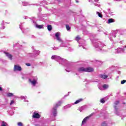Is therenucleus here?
<instances>
[{
	"instance_id": "f257e3e1",
	"label": "nucleus",
	"mask_w": 126,
	"mask_h": 126,
	"mask_svg": "<svg viewBox=\"0 0 126 126\" xmlns=\"http://www.w3.org/2000/svg\"><path fill=\"white\" fill-rule=\"evenodd\" d=\"M124 33H125V30H117L109 34V40L113 42L114 41L113 38H116L117 34L119 36L120 35H124Z\"/></svg>"
},
{
	"instance_id": "f03ea898",
	"label": "nucleus",
	"mask_w": 126,
	"mask_h": 126,
	"mask_svg": "<svg viewBox=\"0 0 126 126\" xmlns=\"http://www.w3.org/2000/svg\"><path fill=\"white\" fill-rule=\"evenodd\" d=\"M59 63V64H61V65L66 66L67 68H65V70H66L67 72H70V71H71L70 65L67 63V61H66V60L61 58V60H60Z\"/></svg>"
},
{
	"instance_id": "7ed1b4c3",
	"label": "nucleus",
	"mask_w": 126,
	"mask_h": 126,
	"mask_svg": "<svg viewBox=\"0 0 126 126\" xmlns=\"http://www.w3.org/2000/svg\"><path fill=\"white\" fill-rule=\"evenodd\" d=\"M93 43L94 44V47H95L97 51H101V50H102V48L105 46L104 44L100 41H98L97 40H93Z\"/></svg>"
},
{
	"instance_id": "20e7f679",
	"label": "nucleus",
	"mask_w": 126,
	"mask_h": 126,
	"mask_svg": "<svg viewBox=\"0 0 126 126\" xmlns=\"http://www.w3.org/2000/svg\"><path fill=\"white\" fill-rule=\"evenodd\" d=\"M77 71L78 72H92L94 71V69L90 67L87 68L81 67L77 69Z\"/></svg>"
},
{
	"instance_id": "39448f33",
	"label": "nucleus",
	"mask_w": 126,
	"mask_h": 126,
	"mask_svg": "<svg viewBox=\"0 0 126 126\" xmlns=\"http://www.w3.org/2000/svg\"><path fill=\"white\" fill-rule=\"evenodd\" d=\"M60 36L61 33H60V32H58L56 33H55V37L56 38V40L58 41V42H59L60 43H61V44H60V47H66L65 44L63 43V39L61 38Z\"/></svg>"
},
{
	"instance_id": "423d86ee",
	"label": "nucleus",
	"mask_w": 126,
	"mask_h": 126,
	"mask_svg": "<svg viewBox=\"0 0 126 126\" xmlns=\"http://www.w3.org/2000/svg\"><path fill=\"white\" fill-rule=\"evenodd\" d=\"M29 81L32 86L35 87L38 84V77L37 76L32 77V78L29 79Z\"/></svg>"
},
{
	"instance_id": "0eeeda50",
	"label": "nucleus",
	"mask_w": 126,
	"mask_h": 126,
	"mask_svg": "<svg viewBox=\"0 0 126 126\" xmlns=\"http://www.w3.org/2000/svg\"><path fill=\"white\" fill-rule=\"evenodd\" d=\"M120 102L119 101H116L114 102V113L117 116L120 115V112L119 111V104Z\"/></svg>"
},
{
	"instance_id": "6e6552de",
	"label": "nucleus",
	"mask_w": 126,
	"mask_h": 126,
	"mask_svg": "<svg viewBox=\"0 0 126 126\" xmlns=\"http://www.w3.org/2000/svg\"><path fill=\"white\" fill-rule=\"evenodd\" d=\"M52 60H54V61H56V62H58L59 63L60 61H62V58L60 56H58L57 55H53L51 57Z\"/></svg>"
},
{
	"instance_id": "1a4fd4ad",
	"label": "nucleus",
	"mask_w": 126,
	"mask_h": 126,
	"mask_svg": "<svg viewBox=\"0 0 126 126\" xmlns=\"http://www.w3.org/2000/svg\"><path fill=\"white\" fill-rule=\"evenodd\" d=\"M125 49L124 48H118L115 49L116 54H121V53H125Z\"/></svg>"
},
{
	"instance_id": "9d476101",
	"label": "nucleus",
	"mask_w": 126,
	"mask_h": 126,
	"mask_svg": "<svg viewBox=\"0 0 126 126\" xmlns=\"http://www.w3.org/2000/svg\"><path fill=\"white\" fill-rule=\"evenodd\" d=\"M94 115V113H93L91 114H90L89 116L85 118L82 122V125H84V124H85V123H86V121H87V120H89V119H90L91 117H92V116H93Z\"/></svg>"
},
{
	"instance_id": "9b49d317",
	"label": "nucleus",
	"mask_w": 126,
	"mask_h": 126,
	"mask_svg": "<svg viewBox=\"0 0 126 126\" xmlns=\"http://www.w3.org/2000/svg\"><path fill=\"white\" fill-rule=\"evenodd\" d=\"M32 117L33 119H40L41 118V115L37 112L35 111L33 112Z\"/></svg>"
},
{
	"instance_id": "f8f14e48",
	"label": "nucleus",
	"mask_w": 126,
	"mask_h": 126,
	"mask_svg": "<svg viewBox=\"0 0 126 126\" xmlns=\"http://www.w3.org/2000/svg\"><path fill=\"white\" fill-rule=\"evenodd\" d=\"M22 68H21V66L18 65H15L14 66V71H21L22 70Z\"/></svg>"
},
{
	"instance_id": "ddd939ff",
	"label": "nucleus",
	"mask_w": 126,
	"mask_h": 126,
	"mask_svg": "<svg viewBox=\"0 0 126 126\" xmlns=\"http://www.w3.org/2000/svg\"><path fill=\"white\" fill-rule=\"evenodd\" d=\"M32 52H33L34 54V57H37V56H39L41 52L39 50H35L34 49V47H32Z\"/></svg>"
},
{
	"instance_id": "4468645a",
	"label": "nucleus",
	"mask_w": 126,
	"mask_h": 126,
	"mask_svg": "<svg viewBox=\"0 0 126 126\" xmlns=\"http://www.w3.org/2000/svg\"><path fill=\"white\" fill-rule=\"evenodd\" d=\"M51 113L54 118H56V116H57V115H58V111H57V108L53 107L52 110H51Z\"/></svg>"
},
{
	"instance_id": "2eb2a0df",
	"label": "nucleus",
	"mask_w": 126,
	"mask_h": 126,
	"mask_svg": "<svg viewBox=\"0 0 126 126\" xmlns=\"http://www.w3.org/2000/svg\"><path fill=\"white\" fill-rule=\"evenodd\" d=\"M3 53L5 54L6 57H7L8 59H9L11 61L12 60V55H11V54L5 51H4Z\"/></svg>"
},
{
	"instance_id": "dca6fc26",
	"label": "nucleus",
	"mask_w": 126,
	"mask_h": 126,
	"mask_svg": "<svg viewBox=\"0 0 126 126\" xmlns=\"http://www.w3.org/2000/svg\"><path fill=\"white\" fill-rule=\"evenodd\" d=\"M62 104H63V101H59L57 103H56L55 105L54 106V108H55L56 109H58V107H60V106H61Z\"/></svg>"
},
{
	"instance_id": "f3484780",
	"label": "nucleus",
	"mask_w": 126,
	"mask_h": 126,
	"mask_svg": "<svg viewBox=\"0 0 126 126\" xmlns=\"http://www.w3.org/2000/svg\"><path fill=\"white\" fill-rule=\"evenodd\" d=\"M99 76L100 77V78H102L103 79H106L108 78V75H105V74H99Z\"/></svg>"
},
{
	"instance_id": "a211bd4d",
	"label": "nucleus",
	"mask_w": 126,
	"mask_h": 126,
	"mask_svg": "<svg viewBox=\"0 0 126 126\" xmlns=\"http://www.w3.org/2000/svg\"><path fill=\"white\" fill-rule=\"evenodd\" d=\"M82 101H83V99L80 98L77 100L74 103H72V105H75L76 104H78L79 103H80V102H82Z\"/></svg>"
},
{
	"instance_id": "6ab92c4d",
	"label": "nucleus",
	"mask_w": 126,
	"mask_h": 126,
	"mask_svg": "<svg viewBox=\"0 0 126 126\" xmlns=\"http://www.w3.org/2000/svg\"><path fill=\"white\" fill-rule=\"evenodd\" d=\"M83 42H84L83 43H79V47H81L83 49H85L86 44H85V41H83Z\"/></svg>"
},
{
	"instance_id": "aec40b11",
	"label": "nucleus",
	"mask_w": 126,
	"mask_h": 126,
	"mask_svg": "<svg viewBox=\"0 0 126 126\" xmlns=\"http://www.w3.org/2000/svg\"><path fill=\"white\" fill-rule=\"evenodd\" d=\"M85 109H86V107L85 106H83L79 108V111L80 112H83Z\"/></svg>"
},
{
	"instance_id": "412c9836",
	"label": "nucleus",
	"mask_w": 126,
	"mask_h": 126,
	"mask_svg": "<svg viewBox=\"0 0 126 126\" xmlns=\"http://www.w3.org/2000/svg\"><path fill=\"white\" fill-rule=\"evenodd\" d=\"M113 22H115V20L114 19H108V23L110 24V23H113Z\"/></svg>"
},
{
	"instance_id": "4be33fe9",
	"label": "nucleus",
	"mask_w": 126,
	"mask_h": 126,
	"mask_svg": "<svg viewBox=\"0 0 126 126\" xmlns=\"http://www.w3.org/2000/svg\"><path fill=\"white\" fill-rule=\"evenodd\" d=\"M22 5L24 6H27L28 5H29V3L26 1H23L22 2Z\"/></svg>"
},
{
	"instance_id": "5701e85b",
	"label": "nucleus",
	"mask_w": 126,
	"mask_h": 126,
	"mask_svg": "<svg viewBox=\"0 0 126 126\" xmlns=\"http://www.w3.org/2000/svg\"><path fill=\"white\" fill-rule=\"evenodd\" d=\"M103 89L106 90L109 88V85L107 84H104L102 86Z\"/></svg>"
},
{
	"instance_id": "b1692460",
	"label": "nucleus",
	"mask_w": 126,
	"mask_h": 126,
	"mask_svg": "<svg viewBox=\"0 0 126 126\" xmlns=\"http://www.w3.org/2000/svg\"><path fill=\"white\" fill-rule=\"evenodd\" d=\"M84 82H87L86 83V84H89V83H90V82H92V80L86 79Z\"/></svg>"
},
{
	"instance_id": "393cba45",
	"label": "nucleus",
	"mask_w": 126,
	"mask_h": 126,
	"mask_svg": "<svg viewBox=\"0 0 126 126\" xmlns=\"http://www.w3.org/2000/svg\"><path fill=\"white\" fill-rule=\"evenodd\" d=\"M43 25H36V27L37 28H38L39 29H42V28H43Z\"/></svg>"
},
{
	"instance_id": "a878e982",
	"label": "nucleus",
	"mask_w": 126,
	"mask_h": 126,
	"mask_svg": "<svg viewBox=\"0 0 126 126\" xmlns=\"http://www.w3.org/2000/svg\"><path fill=\"white\" fill-rule=\"evenodd\" d=\"M47 29L48 30V31H52V26L51 25H49L47 26Z\"/></svg>"
},
{
	"instance_id": "bb28decb",
	"label": "nucleus",
	"mask_w": 126,
	"mask_h": 126,
	"mask_svg": "<svg viewBox=\"0 0 126 126\" xmlns=\"http://www.w3.org/2000/svg\"><path fill=\"white\" fill-rule=\"evenodd\" d=\"M101 126H108V123L107 122L104 121L101 124Z\"/></svg>"
},
{
	"instance_id": "cd10ccee",
	"label": "nucleus",
	"mask_w": 126,
	"mask_h": 126,
	"mask_svg": "<svg viewBox=\"0 0 126 126\" xmlns=\"http://www.w3.org/2000/svg\"><path fill=\"white\" fill-rule=\"evenodd\" d=\"M96 13L98 15V16L100 17V18H102V17H103V15H102V14H101L100 12L97 11Z\"/></svg>"
},
{
	"instance_id": "c85d7f7f",
	"label": "nucleus",
	"mask_w": 126,
	"mask_h": 126,
	"mask_svg": "<svg viewBox=\"0 0 126 126\" xmlns=\"http://www.w3.org/2000/svg\"><path fill=\"white\" fill-rule=\"evenodd\" d=\"M19 28L22 30L23 33H24V32H23V25H22V23L19 25Z\"/></svg>"
},
{
	"instance_id": "c756f323",
	"label": "nucleus",
	"mask_w": 126,
	"mask_h": 126,
	"mask_svg": "<svg viewBox=\"0 0 126 126\" xmlns=\"http://www.w3.org/2000/svg\"><path fill=\"white\" fill-rule=\"evenodd\" d=\"M71 107V104H68L63 107L64 109H67L68 108H70Z\"/></svg>"
},
{
	"instance_id": "7c9ffc66",
	"label": "nucleus",
	"mask_w": 126,
	"mask_h": 126,
	"mask_svg": "<svg viewBox=\"0 0 126 126\" xmlns=\"http://www.w3.org/2000/svg\"><path fill=\"white\" fill-rule=\"evenodd\" d=\"M80 40V37H79V35H77L75 37V40L77 41V42H78V41H79Z\"/></svg>"
},
{
	"instance_id": "2f4dec72",
	"label": "nucleus",
	"mask_w": 126,
	"mask_h": 126,
	"mask_svg": "<svg viewBox=\"0 0 126 126\" xmlns=\"http://www.w3.org/2000/svg\"><path fill=\"white\" fill-rule=\"evenodd\" d=\"M20 99H22V100H23V99H27V96L22 95L20 97Z\"/></svg>"
},
{
	"instance_id": "473e14b6",
	"label": "nucleus",
	"mask_w": 126,
	"mask_h": 126,
	"mask_svg": "<svg viewBox=\"0 0 126 126\" xmlns=\"http://www.w3.org/2000/svg\"><path fill=\"white\" fill-rule=\"evenodd\" d=\"M1 126H7V124H6V123L3 122L2 123V125H1Z\"/></svg>"
},
{
	"instance_id": "72a5a7b5",
	"label": "nucleus",
	"mask_w": 126,
	"mask_h": 126,
	"mask_svg": "<svg viewBox=\"0 0 126 126\" xmlns=\"http://www.w3.org/2000/svg\"><path fill=\"white\" fill-rule=\"evenodd\" d=\"M8 97H11V96H13V94L10 93L7 94Z\"/></svg>"
},
{
	"instance_id": "f704fd0d",
	"label": "nucleus",
	"mask_w": 126,
	"mask_h": 126,
	"mask_svg": "<svg viewBox=\"0 0 126 126\" xmlns=\"http://www.w3.org/2000/svg\"><path fill=\"white\" fill-rule=\"evenodd\" d=\"M108 10H109V12L110 15H114V12L110 11V9H108Z\"/></svg>"
},
{
	"instance_id": "c9c22d12",
	"label": "nucleus",
	"mask_w": 126,
	"mask_h": 126,
	"mask_svg": "<svg viewBox=\"0 0 126 126\" xmlns=\"http://www.w3.org/2000/svg\"><path fill=\"white\" fill-rule=\"evenodd\" d=\"M66 28L67 30V31H69L70 30V27H69V26L66 25Z\"/></svg>"
},
{
	"instance_id": "e433bc0d",
	"label": "nucleus",
	"mask_w": 126,
	"mask_h": 126,
	"mask_svg": "<svg viewBox=\"0 0 126 126\" xmlns=\"http://www.w3.org/2000/svg\"><path fill=\"white\" fill-rule=\"evenodd\" d=\"M100 103L104 104L105 103V99H104V98L100 99Z\"/></svg>"
},
{
	"instance_id": "4c0bfd02",
	"label": "nucleus",
	"mask_w": 126,
	"mask_h": 126,
	"mask_svg": "<svg viewBox=\"0 0 126 126\" xmlns=\"http://www.w3.org/2000/svg\"><path fill=\"white\" fill-rule=\"evenodd\" d=\"M18 126H23V124L21 122L18 123Z\"/></svg>"
},
{
	"instance_id": "58836bf2",
	"label": "nucleus",
	"mask_w": 126,
	"mask_h": 126,
	"mask_svg": "<svg viewBox=\"0 0 126 126\" xmlns=\"http://www.w3.org/2000/svg\"><path fill=\"white\" fill-rule=\"evenodd\" d=\"M60 49V47H54L53 48V50H59Z\"/></svg>"
},
{
	"instance_id": "ea45409f",
	"label": "nucleus",
	"mask_w": 126,
	"mask_h": 126,
	"mask_svg": "<svg viewBox=\"0 0 126 126\" xmlns=\"http://www.w3.org/2000/svg\"><path fill=\"white\" fill-rule=\"evenodd\" d=\"M126 80H124L123 81H121V84H125V83H126Z\"/></svg>"
},
{
	"instance_id": "a19ab883",
	"label": "nucleus",
	"mask_w": 126,
	"mask_h": 126,
	"mask_svg": "<svg viewBox=\"0 0 126 126\" xmlns=\"http://www.w3.org/2000/svg\"><path fill=\"white\" fill-rule=\"evenodd\" d=\"M70 93V92H68L67 94L64 95L63 98H65V97H67V96H68V95H69V93Z\"/></svg>"
},
{
	"instance_id": "79ce46f5",
	"label": "nucleus",
	"mask_w": 126,
	"mask_h": 126,
	"mask_svg": "<svg viewBox=\"0 0 126 126\" xmlns=\"http://www.w3.org/2000/svg\"><path fill=\"white\" fill-rule=\"evenodd\" d=\"M98 88H99V89H100V90H104V88H103V86L99 87Z\"/></svg>"
},
{
	"instance_id": "37998d69",
	"label": "nucleus",
	"mask_w": 126,
	"mask_h": 126,
	"mask_svg": "<svg viewBox=\"0 0 126 126\" xmlns=\"http://www.w3.org/2000/svg\"><path fill=\"white\" fill-rule=\"evenodd\" d=\"M26 64L28 66H31V64H30V63H26Z\"/></svg>"
},
{
	"instance_id": "c03bdc74",
	"label": "nucleus",
	"mask_w": 126,
	"mask_h": 126,
	"mask_svg": "<svg viewBox=\"0 0 126 126\" xmlns=\"http://www.w3.org/2000/svg\"><path fill=\"white\" fill-rule=\"evenodd\" d=\"M94 5H95V6H98V7H100V4H98L97 3H95Z\"/></svg>"
},
{
	"instance_id": "a18cd8bd",
	"label": "nucleus",
	"mask_w": 126,
	"mask_h": 126,
	"mask_svg": "<svg viewBox=\"0 0 126 126\" xmlns=\"http://www.w3.org/2000/svg\"><path fill=\"white\" fill-rule=\"evenodd\" d=\"M13 103H14V101L13 100H11L10 105H11L12 104H13Z\"/></svg>"
},
{
	"instance_id": "49530a36",
	"label": "nucleus",
	"mask_w": 126,
	"mask_h": 126,
	"mask_svg": "<svg viewBox=\"0 0 126 126\" xmlns=\"http://www.w3.org/2000/svg\"><path fill=\"white\" fill-rule=\"evenodd\" d=\"M1 25L2 26H3V25H4V22H3V21H2V23H1Z\"/></svg>"
},
{
	"instance_id": "de8ad7c7",
	"label": "nucleus",
	"mask_w": 126,
	"mask_h": 126,
	"mask_svg": "<svg viewBox=\"0 0 126 126\" xmlns=\"http://www.w3.org/2000/svg\"><path fill=\"white\" fill-rule=\"evenodd\" d=\"M30 57H33V54H29Z\"/></svg>"
},
{
	"instance_id": "09e8293b",
	"label": "nucleus",
	"mask_w": 126,
	"mask_h": 126,
	"mask_svg": "<svg viewBox=\"0 0 126 126\" xmlns=\"http://www.w3.org/2000/svg\"><path fill=\"white\" fill-rule=\"evenodd\" d=\"M24 102H29L28 100L26 99H24Z\"/></svg>"
},
{
	"instance_id": "8fccbe9b",
	"label": "nucleus",
	"mask_w": 126,
	"mask_h": 126,
	"mask_svg": "<svg viewBox=\"0 0 126 126\" xmlns=\"http://www.w3.org/2000/svg\"><path fill=\"white\" fill-rule=\"evenodd\" d=\"M0 91H2V88L0 87Z\"/></svg>"
},
{
	"instance_id": "3c124183",
	"label": "nucleus",
	"mask_w": 126,
	"mask_h": 126,
	"mask_svg": "<svg viewBox=\"0 0 126 126\" xmlns=\"http://www.w3.org/2000/svg\"><path fill=\"white\" fill-rule=\"evenodd\" d=\"M28 18V17H27V16L24 17V19H27Z\"/></svg>"
},
{
	"instance_id": "603ef678",
	"label": "nucleus",
	"mask_w": 126,
	"mask_h": 126,
	"mask_svg": "<svg viewBox=\"0 0 126 126\" xmlns=\"http://www.w3.org/2000/svg\"><path fill=\"white\" fill-rule=\"evenodd\" d=\"M89 2H93V1H92V0H89Z\"/></svg>"
},
{
	"instance_id": "864d4df0",
	"label": "nucleus",
	"mask_w": 126,
	"mask_h": 126,
	"mask_svg": "<svg viewBox=\"0 0 126 126\" xmlns=\"http://www.w3.org/2000/svg\"><path fill=\"white\" fill-rule=\"evenodd\" d=\"M94 1H95V2H97L99 1V0H94Z\"/></svg>"
},
{
	"instance_id": "5fc2aeb1",
	"label": "nucleus",
	"mask_w": 126,
	"mask_h": 126,
	"mask_svg": "<svg viewBox=\"0 0 126 126\" xmlns=\"http://www.w3.org/2000/svg\"><path fill=\"white\" fill-rule=\"evenodd\" d=\"M76 2L77 3H78L79 2V1L76 0Z\"/></svg>"
},
{
	"instance_id": "6e6d98bb",
	"label": "nucleus",
	"mask_w": 126,
	"mask_h": 126,
	"mask_svg": "<svg viewBox=\"0 0 126 126\" xmlns=\"http://www.w3.org/2000/svg\"><path fill=\"white\" fill-rule=\"evenodd\" d=\"M43 2L44 3H46V4H47V2H46L45 1H43Z\"/></svg>"
},
{
	"instance_id": "4d7b16f0",
	"label": "nucleus",
	"mask_w": 126,
	"mask_h": 126,
	"mask_svg": "<svg viewBox=\"0 0 126 126\" xmlns=\"http://www.w3.org/2000/svg\"><path fill=\"white\" fill-rule=\"evenodd\" d=\"M116 0V1H120L121 0Z\"/></svg>"
},
{
	"instance_id": "13d9d810",
	"label": "nucleus",
	"mask_w": 126,
	"mask_h": 126,
	"mask_svg": "<svg viewBox=\"0 0 126 126\" xmlns=\"http://www.w3.org/2000/svg\"><path fill=\"white\" fill-rule=\"evenodd\" d=\"M9 115H10L11 116H12V115H13V113H12V114H10V113H9Z\"/></svg>"
},
{
	"instance_id": "bf43d9fd",
	"label": "nucleus",
	"mask_w": 126,
	"mask_h": 126,
	"mask_svg": "<svg viewBox=\"0 0 126 126\" xmlns=\"http://www.w3.org/2000/svg\"><path fill=\"white\" fill-rule=\"evenodd\" d=\"M2 28L3 29H4V28H5V27H4V26H3V27H2Z\"/></svg>"
},
{
	"instance_id": "052dcab7",
	"label": "nucleus",
	"mask_w": 126,
	"mask_h": 126,
	"mask_svg": "<svg viewBox=\"0 0 126 126\" xmlns=\"http://www.w3.org/2000/svg\"><path fill=\"white\" fill-rule=\"evenodd\" d=\"M101 63V62H99V61H97V63Z\"/></svg>"
},
{
	"instance_id": "680f3d73",
	"label": "nucleus",
	"mask_w": 126,
	"mask_h": 126,
	"mask_svg": "<svg viewBox=\"0 0 126 126\" xmlns=\"http://www.w3.org/2000/svg\"><path fill=\"white\" fill-rule=\"evenodd\" d=\"M33 23H36V22H35V21H33Z\"/></svg>"
},
{
	"instance_id": "e2e57ef3",
	"label": "nucleus",
	"mask_w": 126,
	"mask_h": 126,
	"mask_svg": "<svg viewBox=\"0 0 126 126\" xmlns=\"http://www.w3.org/2000/svg\"><path fill=\"white\" fill-rule=\"evenodd\" d=\"M35 126H39V125H35Z\"/></svg>"
},
{
	"instance_id": "0e129e2a",
	"label": "nucleus",
	"mask_w": 126,
	"mask_h": 126,
	"mask_svg": "<svg viewBox=\"0 0 126 126\" xmlns=\"http://www.w3.org/2000/svg\"><path fill=\"white\" fill-rule=\"evenodd\" d=\"M125 48H126V45L125 46Z\"/></svg>"
},
{
	"instance_id": "69168bd1",
	"label": "nucleus",
	"mask_w": 126,
	"mask_h": 126,
	"mask_svg": "<svg viewBox=\"0 0 126 126\" xmlns=\"http://www.w3.org/2000/svg\"><path fill=\"white\" fill-rule=\"evenodd\" d=\"M27 126H29V125H28Z\"/></svg>"
}]
</instances>
